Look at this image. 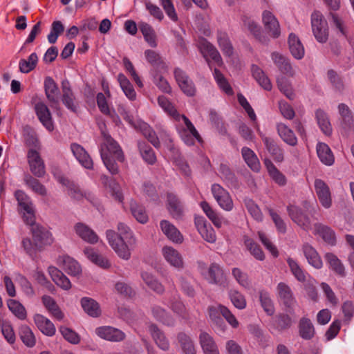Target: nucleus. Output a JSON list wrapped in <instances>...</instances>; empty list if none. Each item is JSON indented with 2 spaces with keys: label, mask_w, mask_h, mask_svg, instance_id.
I'll return each instance as SVG.
<instances>
[{
  "label": "nucleus",
  "mask_w": 354,
  "mask_h": 354,
  "mask_svg": "<svg viewBox=\"0 0 354 354\" xmlns=\"http://www.w3.org/2000/svg\"><path fill=\"white\" fill-rule=\"evenodd\" d=\"M118 234L112 230H106L107 241L120 258L128 260L131 257V250L136 245V239L130 228L124 223H118Z\"/></svg>",
  "instance_id": "f257e3e1"
},
{
  "label": "nucleus",
  "mask_w": 354,
  "mask_h": 354,
  "mask_svg": "<svg viewBox=\"0 0 354 354\" xmlns=\"http://www.w3.org/2000/svg\"><path fill=\"white\" fill-rule=\"evenodd\" d=\"M102 134L104 141L100 148L101 158L109 172L116 174L119 169L115 160L123 162L124 160L122 150L109 133L102 131Z\"/></svg>",
  "instance_id": "f03ea898"
},
{
  "label": "nucleus",
  "mask_w": 354,
  "mask_h": 354,
  "mask_svg": "<svg viewBox=\"0 0 354 354\" xmlns=\"http://www.w3.org/2000/svg\"><path fill=\"white\" fill-rule=\"evenodd\" d=\"M15 196L24 214L25 222L31 226L30 230L35 241H42L48 236V232L35 223L34 207L30 197L21 190L16 191Z\"/></svg>",
  "instance_id": "7ed1b4c3"
},
{
  "label": "nucleus",
  "mask_w": 354,
  "mask_h": 354,
  "mask_svg": "<svg viewBox=\"0 0 354 354\" xmlns=\"http://www.w3.org/2000/svg\"><path fill=\"white\" fill-rule=\"evenodd\" d=\"M176 129L180 138L187 146L194 145L196 140L201 141L198 131L186 116H183L181 121L176 124Z\"/></svg>",
  "instance_id": "20e7f679"
},
{
  "label": "nucleus",
  "mask_w": 354,
  "mask_h": 354,
  "mask_svg": "<svg viewBox=\"0 0 354 354\" xmlns=\"http://www.w3.org/2000/svg\"><path fill=\"white\" fill-rule=\"evenodd\" d=\"M311 26L313 35L319 43H325L328 38V27L326 20L319 11L311 15Z\"/></svg>",
  "instance_id": "39448f33"
},
{
  "label": "nucleus",
  "mask_w": 354,
  "mask_h": 354,
  "mask_svg": "<svg viewBox=\"0 0 354 354\" xmlns=\"http://www.w3.org/2000/svg\"><path fill=\"white\" fill-rule=\"evenodd\" d=\"M161 254L165 261L177 270L185 268V261L182 254L170 245H165L161 249Z\"/></svg>",
  "instance_id": "423d86ee"
},
{
  "label": "nucleus",
  "mask_w": 354,
  "mask_h": 354,
  "mask_svg": "<svg viewBox=\"0 0 354 354\" xmlns=\"http://www.w3.org/2000/svg\"><path fill=\"white\" fill-rule=\"evenodd\" d=\"M211 191L214 198L222 209L225 211H231L233 209V201L229 192L219 184H213Z\"/></svg>",
  "instance_id": "0eeeda50"
},
{
  "label": "nucleus",
  "mask_w": 354,
  "mask_h": 354,
  "mask_svg": "<svg viewBox=\"0 0 354 354\" xmlns=\"http://www.w3.org/2000/svg\"><path fill=\"white\" fill-rule=\"evenodd\" d=\"M27 158L32 174L38 178L44 177L46 174L45 165L39 152L35 149H30Z\"/></svg>",
  "instance_id": "6e6552de"
},
{
  "label": "nucleus",
  "mask_w": 354,
  "mask_h": 354,
  "mask_svg": "<svg viewBox=\"0 0 354 354\" xmlns=\"http://www.w3.org/2000/svg\"><path fill=\"white\" fill-rule=\"evenodd\" d=\"M315 190L321 205L326 209L332 205L331 192L328 185L322 179H315Z\"/></svg>",
  "instance_id": "1a4fd4ad"
},
{
  "label": "nucleus",
  "mask_w": 354,
  "mask_h": 354,
  "mask_svg": "<svg viewBox=\"0 0 354 354\" xmlns=\"http://www.w3.org/2000/svg\"><path fill=\"white\" fill-rule=\"evenodd\" d=\"M34 109L39 122L47 130L51 131L54 129V124L51 113L47 105L42 101L35 102Z\"/></svg>",
  "instance_id": "9d476101"
},
{
  "label": "nucleus",
  "mask_w": 354,
  "mask_h": 354,
  "mask_svg": "<svg viewBox=\"0 0 354 354\" xmlns=\"http://www.w3.org/2000/svg\"><path fill=\"white\" fill-rule=\"evenodd\" d=\"M175 79L181 91L187 96H194L196 94V86L193 81L180 68L174 70Z\"/></svg>",
  "instance_id": "9b49d317"
},
{
  "label": "nucleus",
  "mask_w": 354,
  "mask_h": 354,
  "mask_svg": "<svg viewBox=\"0 0 354 354\" xmlns=\"http://www.w3.org/2000/svg\"><path fill=\"white\" fill-rule=\"evenodd\" d=\"M278 299L289 310L292 309L297 301L290 287L284 282H280L277 286Z\"/></svg>",
  "instance_id": "f8f14e48"
},
{
  "label": "nucleus",
  "mask_w": 354,
  "mask_h": 354,
  "mask_svg": "<svg viewBox=\"0 0 354 354\" xmlns=\"http://www.w3.org/2000/svg\"><path fill=\"white\" fill-rule=\"evenodd\" d=\"M289 216L292 221L306 231L311 229V223L310 218L302 210L297 206L290 205L287 207Z\"/></svg>",
  "instance_id": "ddd939ff"
},
{
  "label": "nucleus",
  "mask_w": 354,
  "mask_h": 354,
  "mask_svg": "<svg viewBox=\"0 0 354 354\" xmlns=\"http://www.w3.org/2000/svg\"><path fill=\"white\" fill-rule=\"evenodd\" d=\"M44 91L46 98L53 109H57L59 106V90L57 84L50 77H46L44 80Z\"/></svg>",
  "instance_id": "4468645a"
},
{
  "label": "nucleus",
  "mask_w": 354,
  "mask_h": 354,
  "mask_svg": "<svg viewBox=\"0 0 354 354\" xmlns=\"http://www.w3.org/2000/svg\"><path fill=\"white\" fill-rule=\"evenodd\" d=\"M260 137L265 145L266 150L271 155L272 158L279 162L284 160L283 150L277 145V143L271 138L266 136L261 131L259 132Z\"/></svg>",
  "instance_id": "2eb2a0df"
},
{
  "label": "nucleus",
  "mask_w": 354,
  "mask_h": 354,
  "mask_svg": "<svg viewBox=\"0 0 354 354\" xmlns=\"http://www.w3.org/2000/svg\"><path fill=\"white\" fill-rule=\"evenodd\" d=\"M160 227L162 232L171 242L180 244L183 242V236L177 227L167 220H162L160 222Z\"/></svg>",
  "instance_id": "dca6fc26"
},
{
  "label": "nucleus",
  "mask_w": 354,
  "mask_h": 354,
  "mask_svg": "<svg viewBox=\"0 0 354 354\" xmlns=\"http://www.w3.org/2000/svg\"><path fill=\"white\" fill-rule=\"evenodd\" d=\"M262 21L265 28L273 38H278L281 35L280 25L274 15L268 10L263 11Z\"/></svg>",
  "instance_id": "f3484780"
},
{
  "label": "nucleus",
  "mask_w": 354,
  "mask_h": 354,
  "mask_svg": "<svg viewBox=\"0 0 354 354\" xmlns=\"http://www.w3.org/2000/svg\"><path fill=\"white\" fill-rule=\"evenodd\" d=\"M57 264L71 276H78L82 272V268L78 262L68 255L59 257Z\"/></svg>",
  "instance_id": "a211bd4d"
},
{
  "label": "nucleus",
  "mask_w": 354,
  "mask_h": 354,
  "mask_svg": "<svg viewBox=\"0 0 354 354\" xmlns=\"http://www.w3.org/2000/svg\"><path fill=\"white\" fill-rule=\"evenodd\" d=\"M324 259L330 271L339 277H346V268L337 255L332 252H327L324 254Z\"/></svg>",
  "instance_id": "6ab92c4d"
},
{
  "label": "nucleus",
  "mask_w": 354,
  "mask_h": 354,
  "mask_svg": "<svg viewBox=\"0 0 354 354\" xmlns=\"http://www.w3.org/2000/svg\"><path fill=\"white\" fill-rule=\"evenodd\" d=\"M62 101L63 104L68 110L76 113L77 111L78 104L75 101V97L71 90L70 83L68 80L62 81Z\"/></svg>",
  "instance_id": "aec40b11"
},
{
  "label": "nucleus",
  "mask_w": 354,
  "mask_h": 354,
  "mask_svg": "<svg viewBox=\"0 0 354 354\" xmlns=\"http://www.w3.org/2000/svg\"><path fill=\"white\" fill-rule=\"evenodd\" d=\"M149 332L156 344V346L164 351L169 350L170 344L168 338L162 330H161L156 324H151L149 326Z\"/></svg>",
  "instance_id": "412c9836"
},
{
  "label": "nucleus",
  "mask_w": 354,
  "mask_h": 354,
  "mask_svg": "<svg viewBox=\"0 0 354 354\" xmlns=\"http://www.w3.org/2000/svg\"><path fill=\"white\" fill-rule=\"evenodd\" d=\"M71 150L80 164L86 169H92L93 162L92 158L84 149V148L77 143L71 145Z\"/></svg>",
  "instance_id": "4be33fe9"
},
{
  "label": "nucleus",
  "mask_w": 354,
  "mask_h": 354,
  "mask_svg": "<svg viewBox=\"0 0 354 354\" xmlns=\"http://www.w3.org/2000/svg\"><path fill=\"white\" fill-rule=\"evenodd\" d=\"M96 334L101 338L111 342H119L124 339V333L111 326H101L95 329Z\"/></svg>",
  "instance_id": "5701e85b"
},
{
  "label": "nucleus",
  "mask_w": 354,
  "mask_h": 354,
  "mask_svg": "<svg viewBox=\"0 0 354 354\" xmlns=\"http://www.w3.org/2000/svg\"><path fill=\"white\" fill-rule=\"evenodd\" d=\"M221 308H223V306L221 304L208 307L209 319L213 323L215 330L218 333H224L227 329V326L224 321L220 316L221 315Z\"/></svg>",
  "instance_id": "b1692460"
},
{
  "label": "nucleus",
  "mask_w": 354,
  "mask_h": 354,
  "mask_svg": "<svg viewBox=\"0 0 354 354\" xmlns=\"http://www.w3.org/2000/svg\"><path fill=\"white\" fill-rule=\"evenodd\" d=\"M74 230L76 234L83 241L95 244L98 241V236L87 225L83 223H77L74 225Z\"/></svg>",
  "instance_id": "393cba45"
},
{
  "label": "nucleus",
  "mask_w": 354,
  "mask_h": 354,
  "mask_svg": "<svg viewBox=\"0 0 354 354\" xmlns=\"http://www.w3.org/2000/svg\"><path fill=\"white\" fill-rule=\"evenodd\" d=\"M167 209L171 216L176 220L180 219L183 216V205L174 194H167Z\"/></svg>",
  "instance_id": "a878e982"
},
{
  "label": "nucleus",
  "mask_w": 354,
  "mask_h": 354,
  "mask_svg": "<svg viewBox=\"0 0 354 354\" xmlns=\"http://www.w3.org/2000/svg\"><path fill=\"white\" fill-rule=\"evenodd\" d=\"M338 113L340 115V125L344 130L351 129L354 127V115L351 110L344 103H340L338 106Z\"/></svg>",
  "instance_id": "bb28decb"
},
{
  "label": "nucleus",
  "mask_w": 354,
  "mask_h": 354,
  "mask_svg": "<svg viewBox=\"0 0 354 354\" xmlns=\"http://www.w3.org/2000/svg\"><path fill=\"white\" fill-rule=\"evenodd\" d=\"M271 59L277 68L283 74L293 75V71L290 60L279 52L271 53Z\"/></svg>",
  "instance_id": "cd10ccee"
},
{
  "label": "nucleus",
  "mask_w": 354,
  "mask_h": 354,
  "mask_svg": "<svg viewBox=\"0 0 354 354\" xmlns=\"http://www.w3.org/2000/svg\"><path fill=\"white\" fill-rule=\"evenodd\" d=\"M34 322L38 329L45 335L52 337L55 334L56 328L53 323L40 314L34 316Z\"/></svg>",
  "instance_id": "c85d7f7f"
},
{
  "label": "nucleus",
  "mask_w": 354,
  "mask_h": 354,
  "mask_svg": "<svg viewBox=\"0 0 354 354\" xmlns=\"http://www.w3.org/2000/svg\"><path fill=\"white\" fill-rule=\"evenodd\" d=\"M302 251L308 263L316 269H321L323 267L322 260L311 245L304 243L302 246Z\"/></svg>",
  "instance_id": "c756f323"
},
{
  "label": "nucleus",
  "mask_w": 354,
  "mask_h": 354,
  "mask_svg": "<svg viewBox=\"0 0 354 354\" xmlns=\"http://www.w3.org/2000/svg\"><path fill=\"white\" fill-rule=\"evenodd\" d=\"M48 273L55 283L62 289L68 290L71 288L69 279L59 270L54 266L48 268Z\"/></svg>",
  "instance_id": "7c9ffc66"
},
{
  "label": "nucleus",
  "mask_w": 354,
  "mask_h": 354,
  "mask_svg": "<svg viewBox=\"0 0 354 354\" xmlns=\"http://www.w3.org/2000/svg\"><path fill=\"white\" fill-rule=\"evenodd\" d=\"M200 49L202 54L203 55V57L206 59L209 66L210 64L207 57H211L212 60H214L218 65L222 64V58L219 52L217 50L216 47L213 46L211 43L206 40L203 41L201 44Z\"/></svg>",
  "instance_id": "2f4dec72"
},
{
  "label": "nucleus",
  "mask_w": 354,
  "mask_h": 354,
  "mask_svg": "<svg viewBox=\"0 0 354 354\" xmlns=\"http://www.w3.org/2000/svg\"><path fill=\"white\" fill-rule=\"evenodd\" d=\"M277 131L279 136L285 143L292 147L297 145V138L295 133L286 124L278 123L277 124Z\"/></svg>",
  "instance_id": "473e14b6"
},
{
  "label": "nucleus",
  "mask_w": 354,
  "mask_h": 354,
  "mask_svg": "<svg viewBox=\"0 0 354 354\" xmlns=\"http://www.w3.org/2000/svg\"><path fill=\"white\" fill-rule=\"evenodd\" d=\"M288 42L292 55L297 59H302L305 54V50L299 37L295 34L290 33Z\"/></svg>",
  "instance_id": "72a5a7b5"
},
{
  "label": "nucleus",
  "mask_w": 354,
  "mask_h": 354,
  "mask_svg": "<svg viewBox=\"0 0 354 354\" xmlns=\"http://www.w3.org/2000/svg\"><path fill=\"white\" fill-rule=\"evenodd\" d=\"M158 105L164 110V111L178 122L181 121V119L185 115H180L176 109L174 105L163 95L158 97Z\"/></svg>",
  "instance_id": "f704fd0d"
},
{
  "label": "nucleus",
  "mask_w": 354,
  "mask_h": 354,
  "mask_svg": "<svg viewBox=\"0 0 354 354\" xmlns=\"http://www.w3.org/2000/svg\"><path fill=\"white\" fill-rule=\"evenodd\" d=\"M200 344L205 354H219L218 347L212 337L206 332L199 335Z\"/></svg>",
  "instance_id": "c9c22d12"
},
{
  "label": "nucleus",
  "mask_w": 354,
  "mask_h": 354,
  "mask_svg": "<svg viewBox=\"0 0 354 354\" xmlns=\"http://www.w3.org/2000/svg\"><path fill=\"white\" fill-rule=\"evenodd\" d=\"M298 328L299 336L304 339H311L315 335V327L310 319L307 317L300 319Z\"/></svg>",
  "instance_id": "e433bc0d"
},
{
  "label": "nucleus",
  "mask_w": 354,
  "mask_h": 354,
  "mask_svg": "<svg viewBox=\"0 0 354 354\" xmlns=\"http://www.w3.org/2000/svg\"><path fill=\"white\" fill-rule=\"evenodd\" d=\"M218 173L221 178L227 187L230 188L239 187V181L236 176L232 172L227 165L221 164L218 169Z\"/></svg>",
  "instance_id": "4c0bfd02"
},
{
  "label": "nucleus",
  "mask_w": 354,
  "mask_h": 354,
  "mask_svg": "<svg viewBox=\"0 0 354 354\" xmlns=\"http://www.w3.org/2000/svg\"><path fill=\"white\" fill-rule=\"evenodd\" d=\"M315 234H318L328 244L334 245L336 243V238L334 231L329 227L317 223L315 225Z\"/></svg>",
  "instance_id": "58836bf2"
},
{
  "label": "nucleus",
  "mask_w": 354,
  "mask_h": 354,
  "mask_svg": "<svg viewBox=\"0 0 354 354\" xmlns=\"http://www.w3.org/2000/svg\"><path fill=\"white\" fill-rule=\"evenodd\" d=\"M317 153L320 161L327 165L330 166L335 162L334 156L330 147L324 142H319L317 145Z\"/></svg>",
  "instance_id": "ea45409f"
},
{
  "label": "nucleus",
  "mask_w": 354,
  "mask_h": 354,
  "mask_svg": "<svg viewBox=\"0 0 354 354\" xmlns=\"http://www.w3.org/2000/svg\"><path fill=\"white\" fill-rule=\"evenodd\" d=\"M86 257L93 263L102 268H108L111 264L109 260L101 254H98L91 247H87L84 250Z\"/></svg>",
  "instance_id": "a19ab883"
},
{
  "label": "nucleus",
  "mask_w": 354,
  "mask_h": 354,
  "mask_svg": "<svg viewBox=\"0 0 354 354\" xmlns=\"http://www.w3.org/2000/svg\"><path fill=\"white\" fill-rule=\"evenodd\" d=\"M243 26L249 30L257 39L261 42L266 41V37L262 35L261 27L250 17L243 16L242 17Z\"/></svg>",
  "instance_id": "79ce46f5"
},
{
  "label": "nucleus",
  "mask_w": 354,
  "mask_h": 354,
  "mask_svg": "<svg viewBox=\"0 0 354 354\" xmlns=\"http://www.w3.org/2000/svg\"><path fill=\"white\" fill-rule=\"evenodd\" d=\"M81 306L84 312L89 316L97 317L101 314V310L98 303L92 298L83 297L80 301Z\"/></svg>",
  "instance_id": "37998d69"
},
{
  "label": "nucleus",
  "mask_w": 354,
  "mask_h": 354,
  "mask_svg": "<svg viewBox=\"0 0 354 354\" xmlns=\"http://www.w3.org/2000/svg\"><path fill=\"white\" fill-rule=\"evenodd\" d=\"M252 74L258 84L265 90L270 91L272 85L264 71L257 65L252 66Z\"/></svg>",
  "instance_id": "c03bdc74"
},
{
  "label": "nucleus",
  "mask_w": 354,
  "mask_h": 354,
  "mask_svg": "<svg viewBox=\"0 0 354 354\" xmlns=\"http://www.w3.org/2000/svg\"><path fill=\"white\" fill-rule=\"evenodd\" d=\"M141 277L146 285L155 292L161 295L165 292L163 285L151 273L142 272L141 273Z\"/></svg>",
  "instance_id": "a18cd8bd"
},
{
  "label": "nucleus",
  "mask_w": 354,
  "mask_h": 354,
  "mask_svg": "<svg viewBox=\"0 0 354 354\" xmlns=\"http://www.w3.org/2000/svg\"><path fill=\"white\" fill-rule=\"evenodd\" d=\"M327 78L335 93L342 94L345 89V84L343 77L333 69L327 72Z\"/></svg>",
  "instance_id": "49530a36"
},
{
  "label": "nucleus",
  "mask_w": 354,
  "mask_h": 354,
  "mask_svg": "<svg viewBox=\"0 0 354 354\" xmlns=\"http://www.w3.org/2000/svg\"><path fill=\"white\" fill-rule=\"evenodd\" d=\"M242 156L248 166L254 171H259L261 167L259 160L255 153L248 147H244L241 149Z\"/></svg>",
  "instance_id": "de8ad7c7"
},
{
  "label": "nucleus",
  "mask_w": 354,
  "mask_h": 354,
  "mask_svg": "<svg viewBox=\"0 0 354 354\" xmlns=\"http://www.w3.org/2000/svg\"><path fill=\"white\" fill-rule=\"evenodd\" d=\"M315 118L321 131L326 136L332 133V127L327 113L322 110L315 111Z\"/></svg>",
  "instance_id": "09e8293b"
},
{
  "label": "nucleus",
  "mask_w": 354,
  "mask_h": 354,
  "mask_svg": "<svg viewBox=\"0 0 354 354\" xmlns=\"http://www.w3.org/2000/svg\"><path fill=\"white\" fill-rule=\"evenodd\" d=\"M206 279L211 283H221L224 279V274L221 266L217 263H212L208 268Z\"/></svg>",
  "instance_id": "8fccbe9b"
},
{
  "label": "nucleus",
  "mask_w": 354,
  "mask_h": 354,
  "mask_svg": "<svg viewBox=\"0 0 354 354\" xmlns=\"http://www.w3.org/2000/svg\"><path fill=\"white\" fill-rule=\"evenodd\" d=\"M151 311L154 318L164 325L167 326H173L174 325V319L160 306H154Z\"/></svg>",
  "instance_id": "3c124183"
},
{
  "label": "nucleus",
  "mask_w": 354,
  "mask_h": 354,
  "mask_svg": "<svg viewBox=\"0 0 354 354\" xmlns=\"http://www.w3.org/2000/svg\"><path fill=\"white\" fill-rule=\"evenodd\" d=\"M137 127L140 128L144 136L153 145L154 147H160V140L156 136V132L149 125L145 122L140 121L139 122Z\"/></svg>",
  "instance_id": "603ef678"
},
{
  "label": "nucleus",
  "mask_w": 354,
  "mask_h": 354,
  "mask_svg": "<svg viewBox=\"0 0 354 354\" xmlns=\"http://www.w3.org/2000/svg\"><path fill=\"white\" fill-rule=\"evenodd\" d=\"M244 245L250 253L257 260L263 261L265 259L264 253L259 245L253 239L245 236L243 237Z\"/></svg>",
  "instance_id": "864d4df0"
},
{
  "label": "nucleus",
  "mask_w": 354,
  "mask_h": 354,
  "mask_svg": "<svg viewBox=\"0 0 354 354\" xmlns=\"http://www.w3.org/2000/svg\"><path fill=\"white\" fill-rule=\"evenodd\" d=\"M19 335L22 342L27 347L32 348L35 345V336L31 328L27 325H22L19 327Z\"/></svg>",
  "instance_id": "5fc2aeb1"
},
{
  "label": "nucleus",
  "mask_w": 354,
  "mask_h": 354,
  "mask_svg": "<svg viewBox=\"0 0 354 354\" xmlns=\"http://www.w3.org/2000/svg\"><path fill=\"white\" fill-rule=\"evenodd\" d=\"M42 302L47 310L58 320L64 318V314L59 309L54 299L48 295L42 297Z\"/></svg>",
  "instance_id": "6e6d98bb"
},
{
  "label": "nucleus",
  "mask_w": 354,
  "mask_h": 354,
  "mask_svg": "<svg viewBox=\"0 0 354 354\" xmlns=\"http://www.w3.org/2000/svg\"><path fill=\"white\" fill-rule=\"evenodd\" d=\"M26 185L35 193L42 196L47 195V189L37 179L28 174L24 177Z\"/></svg>",
  "instance_id": "4d7b16f0"
},
{
  "label": "nucleus",
  "mask_w": 354,
  "mask_h": 354,
  "mask_svg": "<svg viewBox=\"0 0 354 354\" xmlns=\"http://www.w3.org/2000/svg\"><path fill=\"white\" fill-rule=\"evenodd\" d=\"M138 146L143 160L149 165H153L156 162V156L152 148L145 142H138Z\"/></svg>",
  "instance_id": "13d9d810"
},
{
  "label": "nucleus",
  "mask_w": 354,
  "mask_h": 354,
  "mask_svg": "<svg viewBox=\"0 0 354 354\" xmlns=\"http://www.w3.org/2000/svg\"><path fill=\"white\" fill-rule=\"evenodd\" d=\"M217 41L225 55L230 57L233 54V47L227 33L218 32L217 34Z\"/></svg>",
  "instance_id": "bf43d9fd"
},
{
  "label": "nucleus",
  "mask_w": 354,
  "mask_h": 354,
  "mask_svg": "<svg viewBox=\"0 0 354 354\" xmlns=\"http://www.w3.org/2000/svg\"><path fill=\"white\" fill-rule=\"evenodd\" d=\"M118 80L125 95L129 100H134L136 97V93L129 80L122 73L118 75Z\"/></svg>",
  "instance_id": "052dcab7"
},
{
  "label": "nucleus",
  "mask_w": 354,
  "mask_h": 354,
  "mask_svg": "<svg viewBox=\"0 0 354 354\" xmlns=\"http://www.w3.org/2000/svg\"><path fill=\"white\" fill-rule=\"evenodd\" d=\"M8 309L20 320H24L27 317V312L25 307L18 301L9 299L7 301Z\"/></svg>",
  "instance_id": "680f3d73"
},
{
  "label": "nucleus",
  "mask_w": 354,
  "mask_h": 354,
  "mask_svg": "<svg viewBox=\"0 0 354 354\" xmlns=\"http://www.w3.org/2000/svg\"><path fill=\"white\" fill-rule=\"evenodd\" d=\"M213 76L218 87L228 95H232L234 92L227 79L223 73L217 68L214 70Z\"/></svg>",
  "instance_id": "e2e57ef3"
},
{
  "label": "nucleus",
  "mask_w": 354,
  "mask_h": 354,
  "mask_svg": "<svg viewBox=\"0 0 354 354\" xmlns=\"http://www.w3.org/2000/svg\"><path fill=\"white\" fill-rule=\"evenodd\" d=\"M38 62V57L35 53L30 55L27 59H22L19 61V68L20 72L28 73L33 70Z\"/></svg>",
  "instance_id": "0e129e2a"
},
{
  "label": "nucleus",
  "mask_w": 354,
  "mask_h": 354,
  "mask_svg": "<svg viewBox=\"0 0 354 354\" xmlns=\"http://www.w3.org/2000/svg\"><path fill=\"white\" fill-rule=\"evenodd\" d=\"M177 339L185 354H196L194 345L189 336L184 333H180Z\"/></svg>",
  "instance_id": "69168bd1"
},
{
  "label": "nucleus",
  "mask_w": 354,
  "mask_h": 354,
  "mask_svg": "<svg viewBox=\"0 0 354 354\" xmlns=\"http://www.w3.org/2000/svg\"><path fill=\"white\" fill-rule=\"evenodd\" d=\"M197 228L202 237L209 243H214L216 237L214 229L210 225H207L205 223L198 222Z\"/></svg>",
  "instance_id": "338daca9"
},
{
  "label": "nucleus",
  "mask_w": 354,
  "mask_h": 354,
  "mask_svg": "<svg viewBox=\"0 0 354 354\" xmlns=\"http://www.w3.org/2000/svg\"><path fill=\"white\" fill-rule=\"evenodd\" d=\"M140 30L149 46L156 47L157 46L156 35L151 26L147 23H141L140 24Z\"/></svg>",
  "instance_id": "774afa93"
}]
</instances>
